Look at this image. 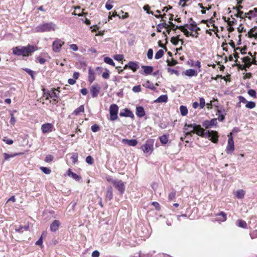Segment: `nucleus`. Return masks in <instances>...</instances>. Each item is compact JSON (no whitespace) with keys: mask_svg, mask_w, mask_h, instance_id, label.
Returning a JSON list of instances; mask_svg holds the SVG:
<instances>
[{"mask_svg":"<svg viewBox=\"0 0 257 257\" xmlns=\"http://www.w3.org/2000/svg\"><path fill=\"white\" fill-rule=\"evenodd\" d=\"M237 13L234 15V16L236 17H239L241 19L245 18L244 13L242 11H237Z\"/></svg>","mask_w":257,"mask_h":257,"instance_id":"nucleus-41","label":"nucleus"},{"mask_svg":"<svg viewBox=\"0 0 257 257\" xmlns=\"http://www.w3.org/2000/svg\"><path fill=\"white\" fill-rule=\"evenodd\" d=\"M119 115L120 116L130 117L131 118L134 117L133 112L127 108L124 109L122 111H121L119 113Z\"/></svg>","mask_w":257,"mask_h":257,"instance_id":"nucleus-13","label":"nucleus"},{"mask_svg":"<svg viewBox=\"0 0 257 257\" xmlns=\"http://www.w3.org/2000/svg\"><path fill=\"white\" fill-rule=\"evenodd\" d=\"M81 93L83 95H86L88 93V90L85 88H82L81 89Z\"/></svg>","mask_w":257,"mask_h":257,"instance_id":"nucleus-64","label":"nucleus"},{"mask_svg":"<svg viewBox=\"0 0 257 257\" xmlns=\"http://www.w3.org/2000/svg\"><path fill=\"white\" fill-rule=\"evenodd\" d=\"M56 29V25L52 22L42 23L35 28V32L37 33H44L54 31Z\"/></svg>","mask_w":257,"mask_h":257,"instance_id":"nucleus-3","label":"nucleus"},{"mask_svg":"<svg viewBox=\"0 0 257 257\" xmlns=\"http://www.w3.org/2000/svg\"><path fill=\"white\" fill-rule=\"evenodd\" d=\"M179 35H178L177 37H173L171 39V43L174 45H177L178 44V42L180 41L181 42V45L183 44V40L182 39H179Z\"/></svg>","mask_w":257,"mask_h":257,"instance_id":"nucleus-25","label":"nucleus"},{"mask_svg":"<svg viewBox=\"0 0 257 257\" xmlns=\"http://www.w3.org/2000/svg\"><path fill=\"white\" fill-rule=\"evenodd\" d=\"M228 140L227 146L226 148V152L227 154H232L234 150V145L233 137L232 136V133H230L228 135Z\"/></svg>","mask_w":257,"mask_h":257,"instance_id":"nucleus-5","label":"nucleus"},{"mask_svg":"<svg viewBox=\"0 0 257 257\" xmlns=\"http://www.w3.org/2000/svg\"><path fill=\"white\" fill-rule=\"evenodd\" d=\"M139 68V63L138 62L130 61L127 64L125 65L123 69L129 68L133 70V72H136Z\"/></svg>","mask_w":257,"mask_h":257,"instance_id":"nucleus-10","label":"nucleus"},{"mask_svg":"<svg viewBox=\"0 0 257 257\" xmlns=\"http://www.w3.org/2000/svg\"><path fill=\"white\" fill-rule=\"evenodd\" d=\"M100 255L99 252L97 250H94L92 253V257H99Z\"/></svg>","mask_w":257,"mask_h":257,"instance_id":"nucleus-61","label":"nucleus"},{"mask_svg":"<svg viewBox=\"0 0 257 257\" xmlns=\"http://www.w3.org/2000/svg\"><path fill=\"white\" fill-rule=\"evenodd\" d=\"M71 159L72 160V161L74 164H75L76 163H77V162L78 161L77 154H76V153L73 154L71 157Z\"/></svg>","mask_w":257,"mask_h":257,"instance_id":"nucleus-43","label":"nucleus"},{"mask_svg":"<svg viewBox=\"0 0 257 257\" xmlns=\"http://www.w3.org/2000/svg\"><path fill=\"white\" fill-rule=\"evenodd\" d=\"M11 116L10 122L12 124L14 125L16 122V118L13 113L11 114Z\"/></svg>","mask_w":257,"mask_h":257,"instance_id":"nucleus-57","label":"nucleus"},{"mask_svg":"<svg viewBox=\"0 0 257 257\" xmlns=\"http://www.w3.org/2000/svg\"><path fill=\"white\" fill-rule=\"evenodd\" d=\"M136 115L140 117H142L145 115V110L142 106L137 107L136 108Z\"/></svg>","mask_w":257,"mask_h":257,"instance_id":"nucleus-19","label":"nucleus"},{"mask_svg":"<svg viewBox=\"0 0 257 257\" xmlns=\"http://www.w3.org/2000/svg\"><path fill=\"white\" fill-rule=\"evenodd\" d=\"M118 107L115 104L110 105L109 107L110 120L114 121L117 119Z\"/></svg>","mask_w":257,"mask_h":257,"instance_id":"nucleus-4","label":"nucleus"},{"mask_svg":"<svg viewBox=\"0 0 257 257\" xmlns=\"http://www.w3.org/2000/svg\"><path fill=\"white\" fill-rule=\"evenodd\" d=\"M238 226L245 228L247 227V224L245 221L242 220H238Z\"/></svg>","mask_w":257,"mask_h":257,"instance_id":"nucleus-40","label":"nucleus"},{"mask_svg":"<svg viewBox=\"0 0 257 257\" xmlns=\"http://www.w3.org/2000/svg\"><path fill=\"white\" fill-rule=\"evenodd\" d=\"M249 35L250 37L257 38V27L252 28L249 32Z\"/></svg>","mask_w":257,"mask_h":257,"instance_id":"nucleus-28","label":"nucleus"},{"mask_svg":"<svg viewBox=\"0 0 257 257\" xmlns=\"http://www.w3.org/2000/svg\"><path fill=\"white\" fill-rule=\"evenodd\" d=\"M167 62L168 63V65L172 66L175 65L177 63V61L173 59H172L171 62H170L169 60H167Z\"/></svg>","mask_w":257,"mask_h":257,"instance_id":"nucleus-55","label":"nucleus"},{"mask_svg":"<svg viewBox=\"0 0 257 257\" xmlns=\"http://www.w3.org/2000/svg\"><path fill=\"white\" fill-rule=\"evenodd\" d=\"M188 29H189L191 31H195V32L200 30V28L197 27V26L188 27Z\"/></svg>","mask_w":257,"mask_h":257,"instance_id":"nucleus-49","label":"nucleus"},{"mask_svg":"<svg viewBox=\"0 0 257 257\" xmlns=\"http://www.w3.org/2000/svg\"><path fill=\"white\" fill-rule=\"evenodd\" d=\"M175 196H176V192L174 191V192H172L169 193V194L168 195V198L170 200H173L175 198Z\"/></svg>","mask_w":257,"mask_h":257,"instance_id":"nucleus-56","label":"nucleus"},{"mask_svg":"<svg viewBox=\"0 0 257 257\" xmlns=\"http://www.w3.org/2000/svg\"><path fill=\"white\" fill-rule=\"evenodd\" d=\"M189 128L192 130L190 131L186 132L185 133V137L187 136H191V133H195L201 137L209 139L214 143H217L218 142V135L216 131H207L205 132L204 129L200 125L195 123L190 124L185 123L183 130L185 132L188 131Z\"/></svg>","mask_w":257,"mask_h":257,"instance_id":"nucleus-1","label":"nucleus"},{"mask_svg":"<svg viewBox=\"0 0 257 257\" xmlns=\"http://www.w3.org/2000/svg\"><path fill=\"white\" fill-rule=\"evenodd\" d=\"M160 141L162 144L165 145L168 142V138L167 136L163 135L159 138Z\"/></svg>","mask_w":257,"mask_h":257,"instance_id":"nucleus-33","label":"nucleus"},{"mask_svg":"<svg viewBox=\"0 0 257 257\" xmlns=\"http://www.w3.org/2000/svg\"><path fill=\"white\" fill-rule=\"evenodd\" d=\"M225 21H226V20H225ZM227 22L229 26H232L236 22V20L234 18H232L231 21H229V18H228Z\"/></svg>","mask_w":257,"mask_h":257,"instance_id":"nucleus-52","label":"nucleus"},{"mask_svg":"<svg viewBox=\"0 0 257 257\" xmlns=\"http://www.w3.org/2000/svg\"><path fill=\"white\" fill-rule=\"evenodd\" d=\"M179 29L181 32H182L186 37L192 36L193 37L194 35L192 33H190L186 28H185L184 26H177L175 29Z\"/></svg>","mask_w":257,"mask_h":257,"instance_id":"nucleus-17","label":"nucleus"},{"mask_svg":"<svg viewBox=\"0 0 257 257\" xmlns=\"http://www.w3.org/2000/svg\"><path fill=\"white\" fill-rule=\"evenodd\" d=\"M244 195H245V191L242 189H240V190H237L236 192L235 196L238 199H241L244 197Z\"/></svg>","mask_w":257,"mask_h":257,"instance_id":"nucleus-27","label":"nucleus"},{"mask_svg":"<svg viewBox=\"0 0 257 257\" xmlns=\"http://www.w3.org/2000/svg\"><path fill=\"white\" fill-rule=\"evenodd\" d=\"M169 27V25L166 24L165 22L160 23L157 25V31L158 32H161L162 28L168 29Z\"/></svg>","mask_w":257,"mask_h":257,"instance_id":"nucleus-26","label":"nucleus"},{"mask_svg":"<svg viewBox=\"0 0 257 257\" xmlns=\"http://www.w3.org/2000/svg\"><path fill=\"white\" fill-rule=\"evenodd\" d=\"M180 111L182 116H186L188 113V109L186 106L184 105L180 106Z\"/></svg>","mask_w":257,"mask_h":257,"instance_id":"nucleus-29","label":"nucleus"},{"mask_svg":"<svg viewBox=\"0 0 257 257\" xmlns=\"http://www.w3.org/2000/svg\"><path fill=\"white\" fill-rule=\"evenodd\" d=\"M153 56V51L152 49H149L147 52V57L149 59H152Z\"/></svg>","mask_w":257,"mask_h":257,"instance_id":"nucleus-44","label":"nucleus"},{"mask_svg":"<svg viewBox=\"0 0 257 257\" xmlns=\"http://www.w3.org/2000/svg\"><path fill=\"white\" fill-rule=\"evenodd\" d=\"M53 125L50 123H46L42 125L41 131L43 134L49 133L52 132Z\"/></svg>","mask_w":257,"mask_h":257,"instance_id":"nucleus-12","label":"nucleus"},{"mask_svg":"<svg viewBox=\"0 0 257 257\" xmlns=\"http://www.w3.org/2000/svg\"><path fill=\"white\" fill-rule=\"evenodd\" d=\"M91 129L93 132H97L99 130V126L97 124H95L91 126Z\"/></svg>","mask_w":257,"mask_h":257,"instance_id":"nucleus-53","label":"nucleus"},{"mask_svg":"<svg viewBox=\"0 0 257 257\" xmlns=\"http://www.w3.org/2000/svg\"><path fill=\"white\" fill-rule=\"evenodd\" d=\"M247 93L252 97H256V92L253 89H249V90H248Z\"/></svg>","mask_w":257,"mask_h":257,"instance_id":"nucleus-48","label":"nucleus"},{"mask_svg":"<svg viewBox=\"0 0 257 257\" xmlns=\"http://www.w3.org/2000/svg\"><path fill=\"white\" fill-rule=\"evenodd\" d=\"M184 73L185 75L189 77L196 76L198 74L196 71L192 69H189L186 70L185 72H184Z\"/></svg>","mask_w":257,"mask_h":257,"instance_id":"nucleus-22","label":"nucleus"},{"mask_svg":"<svg viewBox=\"0 0 257 257\" xmlns=\"http://www.w3.org/2000/svg\"><path fill=\"white\" fill-rule=\"evenodd\" d=\"M59 92L58 91L57 93L56 92V89H52L50 91V98L53 99V103L56 104L57 102V101L55 99V98H57L59 96Z\"/></svg>","mask_w":257,"mask_h":257,"instance_id":"nucleus-20","label":"nucleus"},{"mask_svg":"<svg viewBox=\"0 0 257 257\" xmlns=\"http://www.w3.org/2000/svg\"><path fill=\"white\" fill-rule=\"evenodd\" d=\"M88 79L90 83H92L95 79L94 72L91 67L89 68Z\"/></svg>","mask_w":257,"mask_h":257,"instance_id":"nucleus-16","label":"nucleus"},{"mask_svg":"<svg viewBox=\"0 0 257 257\" xmlns=\"http://www.w3.org/2000/svg\"><path fill=\"white\" fill-rule=\"evenodd\" d=\"M133 91L135 92H139L141 91V87L140 85H137L133 87Z\"/></svg>","mask_w":257,"mask_h":257,"instance_id":"nucleus-54","label":"nucleus"},{"mask_svg":"<svg viewBox=\"0 0 257 257\" xmlns=\"http://www.w3.org/2000/svg\"><path fill=\"white\" fill-rule=\"evenodd\" d=\"M102 77L104 79H108L109 77V70L108 69L105 70V72L102 73Z\"/></svg>","mask_w":257,"mask_h":257,"instance_id":"nucleus-47","label":"nucleus"},{"mask_svg":"<svg viewBox=\"0 0 257 257\" xmlns=\"http://www.w3.org/2000/svg\"><path fill=\"white\" fill-rule=\"evenodd\" d=\"M245 18H247L249 19H251L252 17H254L256 16V15L255 14V13L253 11H249L247 13L244 14Z\"/></svg>","mask_w":257,"mask_h":257,"instance_id":"nucleus-32","label":"nucleus"},{"mask_svg":"<svg viewBox=\"0 0 257 257\" xmlns=\"http://www.w3.org/2000/svg\"><path fill=\"white\" fill-rule=\"evenodd\" d=\"M67 175L71 177L74 180H75L76 181H79L81 179V177L76 174L72 172L71 170V169H69L67 171Z\"/></svg>","mask_w":257,"mask_h":257,"instance_id":"nucleus-21","label":"nucleus"},{"mask_svg":"<svg viewBox=\"0 0 257 257\" xmlns=\"http://www.w3.org/2000/svg\"><path fill=\"white\" fill-rule=\"evenodd\" d=\"M84 111V107L83 105H80L74 111V113L75 115H78L80 112H83Z\"/></svg>","mask_w":257,"mask_h":257,"instance_id":"nucleus-35","label":"nucleus"},{"mask_svg":"<svg viewBox=\"0 0 257 257\" xmlns=\"http://www.w3.org/2000/svg\"><path fill=\"white\" fill-rule=\"evenodd\" d=\"M25 71H26L30 75H31L32 78L33 79H34V72L33 71H32V70L30 69H28V68H26L25 69Z\"/></svg>","mask_w":257,"mask_h":257,"instance_id":"nucleus-51","label":"nucleus"},{"mask_svg":"<svg viewBox=\"0 0 257 257\" xmlns=\"http://www.w3.org/2000/svg\"><path fill=\"white\" fill-rule=\"evenodd\" d=\"M142 150L145 153H151L154 149V141L148 140L146 143L142 147Z\"/></svg>","mask_w":257,"mask_h":257,"instance_id":"nucleus-6","label":"nucleus"},{"mask_svg":"<svg viewBox=\"0 0 257 257\" xmlns=\"http://www.w3.org/2000/svg\"><path fill=\"white\" fill-rule=\"evenodd\" d=\"M150 8V7L148 5H146L143 7L144 10L145 11H146L147 14L153 15V13L149 11Z\"/></svg>","mask_w":257,"mask_h":257,"instance_id":"nucleus-45","label":"nucleus"},{"mask_svg":"<svg viewBox=\"0 0 257 257\" xmlns=\"http://www.w3.org/2000/svg\"><path fill=\"white\" fill-rule=\"evenodd\" d=\"M255 106V103L253 101H248L245 105V107L249 109H252Z\"/></svg>","mask_w":257,"mask_h":257,"instance_id":"nucleus-38","label":"nucleus"},{"mask_svg":"<svg viewBox=\"0 0 257 257\" xmlns=\"http://www.w3.org/2000/svg\"><path fill=\"white\" fill-rule=\"evenodd\" d=\"M60 225V222L58 220H55L50 225V230L53 232H55L58 229Z\"/></svg>","mask_w":257,"mask_h":257,"instance_id":"nucleus-15","label":"nucleus"},{"mask_svg":"<svg viewBox=\"0 0 257 257\" xmlns=\"http://www.w3.org/2000/svg\"><path fill=\"white\" fill-rule=\"evenodd\" d=\"M101 87L98 84H94L90 88V93L92 97H96L100 91Z\"/></svg>","mask_w":257,"mask_h":257,"instance_id":"nucleus-9","label":"nucleus"},{"mask_svg":"<svg viewBox=\"0 0 257 257\" xmlns=\"http://www.w3.org/2000/svg\"><path fill=\"white\" fill-rule=\"evenodd\" d=\"M43 244V240H42V236L40 237V238L36 241V244L40 246L42 245Z\"/></svg>","mask_w":257,"mask_h":257,"instance_id":"nucleus-62","label":"nucleus"},{"mask_svg":"<svg viewBox=\"0 0 257 257\" xmlns=\"http://www.w3.org/2000/svg\"><path fill=\"white\" fill-rule=\"evenodd\" d=\"M37 50L36 46L28 45L26 47L18 46L13 48V54L17 56H28Z\"/></svg>","mask_w":257,"mask_h":257,"instance_id":"nucleus-2","label":"nucleus"},{"mask_svg":"<svg viewBox=\"0 0 257 257\" xmlns=\"http://www.w3.org/2000/svg\"><path fill=\"white\" fill-rule=\"evenodd\" d=\"M85 161L87 163L91 165L93 163V159L91 156H88L86 158Z\"/></svg>","mask_w":257,"mask_h":257,"instance_id":"nucleus-42","label":"nucleus"},{"mask_svg":"<svg viewBox=\"0 0 257 257\" xmlns=\"http://www.w3.org/2000/svg\"><path fill=\"white\" fill-rule=\"evenodd\" d=\"M243 63L246 64V66L249 68L251 65L250 58L248 57H244L241 58Z\"/></svg>","mask_w":257,"mask_h":257,"instance_id":"nucleus-30","label":"nucleus"},{"mask_svg":"<svg viewBox=\"0 0 257 257\" xmlns=\"http://www.w3.org/2000/svg\"><path fill=\"white\" fill-rule=\"evenodd\" d=\"M199 105L201 108H203L204 107L205 105V99L203 97H201L199 99Z\"/></svg>","mask_w":257,"mask_h":257,"instance_id":"nucleus-46","label":"nucleus"},{"mask_svg":"<svg viewBox=\"0 0 257 257\" xmlns=\"http://www.w3.org/2000/svg\"><path fill=\"white\" fill-rule=\"evenodd\" d=\"M70 48L74 51H77L78 49L77 46L76 44H71Z\"/></svg>","mask_w":257,"mask_h":257,"instance_id":"nucleus-60","label":"nucleus"},{"mask_svg":"<svg viewBox=\"0 0 257 257\" xmlns=\"http://www.w3.org/2000/svg\"><path fill=\"white\" fill-rule=\"evenodd\" d=\"M142 68L144 70V73L140 72L142 74L149 75L152 73L153 71V67L149 66H142Z\"/></svg>","mask_w":257,"mask_h":257,"instance_id":"nucleus-18","label":"nucleus"},{"mask_svg":"<svg viewBox=\"0 0 257 257\" xmlns=\"http://www.w3.org/2000/svg\"><path fill=\"white\" fill-rule=\"evenodd\" d=\"M238 99L239 100L240 102H242V103H247L248 102V101H247L246 99L242 96H239Z\"/></svg>","mask_w":257,"mask_h":257,"instance_id":"nucleus-59","label":"nucleus"},{"mask_svg":"<svg viewBox=\"0 0 257 257\" xmlns=\"http://www.w3.org/2000/svg\"><path fill=\"white\" fill-rule=\"evenodd\" d=\"M104 61L105 63L108 64H109L110 65H112V66H114V63L113 62V61L112 60V59H111L109 57H106L104 58Z\"/></svg>","mask_w":257,"mask_h":257,"instance_id":"nucleus-37","label":"nucleus"},{"mask_svg":"<svg viewBox=\"0 0 257 257\" xmlns=\"http://www.w3.org/2000/svg\"><path fill=\"white\" fill-rule=\"evenodd\" d=\"M144 86L148 88H149L151 90H155L156 87L154 86V84L151 82L149 81H147L146 83L144 84Z\"/></svg>","mask_w":257,"mask_h":257,"instance_id":"nucleus-31","label":"nucleus"},{"mask_svg":"<svg viewBox=\"0 0 257 257\" xmlns=\"http://www.w3.org/2000/svg\"><path fill=\"white\" fill-rule=\"evenodd\" d=\"M40 170L45 174H49L51 172V170L47 167H41Z\"/></svg>","mask_w":257,"mask_h":257,"instance_id":"nucleus-39","label":"nucleus"},{"mask_svg":"<svg viewBox=\"0 0 257 257\" xmlns=\"http://www.w3.org/2000/svg\"><path fill=\"white\" fill-rule=\"evenodd\" d=\"M122 143L124 144H127L130 146H136L138 144V141L135 139L128 140L126 139H123L121 141Z\"/></svg>","mask_w":257,"mask_h":257,"instance_id":"nucleus-14","label":"nucleus"},{"mask_svg":"<svg viewBox=\"0 0 257 257\" xmlns=\"http://www.w3.org/2000/svg\"><path fill=\"white\" fill-rule=\"evenodd\" d=\"M123 58V57L122 55H117L114 57V59L117 61H121Z\"/></svg>","mask_w":257,"mask_h":257,"instance_id":"nucleus-58","label":"nucleus"},{"mask_svg":"<svg viewBox=\"0 0 257 257\" xmlns=\"http://www.w3.org/2000/svg\"><path fill=\"white\" fill-rule=\"evenodd\" d=\"M64 42L61 40L57 39L53 43L52 49L55 52H59L61 51L62 46L64 45Z\"/></svg>","mask_w":257,"mask_h":257,"instance_id":"nucleus-7","label":"nucleus"},{"mask_svg":"<svg viewBox=\"0 0 257 257\" xmlns=\"http://www.w3.org/2000/svg\"><path fill=\"white\" fill-rule=\"evenodd\" d=\"M112 187H110L107 189L105 196V200L110 201L112 199Z\"/></svg>","mask_w":257,"mask_h":257,"instance_id":"nucleus-24","label":"nucleus"},{"mask_svg":"<svg viewBox=\"0 0 257 257\" xmlns=\"http://www.w3.org/2000/svg\"><path fill=\"white\" fill-rule=\"evenodd\" d=\"M20 154H19V153H15L14 154L10 155V154H7V153H4V155L5 160H8L10 158H13V157H16Z\"/></svg>","mask_w":257,"mask_h":257,"instance_id":"nucleus-36","label":"nucleus"},{"mask_svg":"<svg viewBox=\"0 0 257 257\" xmlns=\"http://www.w3.org/2000/svg\"><path fill=\"white\" fill-rule=\"evenodd\" d=\"M113 184L121 194L123 193L125 190V185L121 180L115 179L114 181H113Z\"/></svg>","mask_w":257,"mask_h":257,"instance_id":"nucleus-8","label":"nucleus"},{"mask_svg":"<svg viewBox=\"0 0 257 257\" xmlns=\"http://www.w3.org/2000/svg\"><path fill=\"white\" fill-rule=\"evenodd\" d=\"M217 124V119L213 118L211 120H205L202 122V126L205 128H209L211 127L212 126H215Z\"/></svg>","mask_w":257,"mask_h":257,"instance_id":"nucleus-11","label":"nucleus"},{"mask_svg":"<svg viewBox=\"0 0 257 257\" xmlns=\"http://www.w3.org/2000/svg\"><path fill=\"white\" fill-rule=\"evenodd\" d=\"M53 158H54V157L52 155H48L46 156L45 161V162H46L47 163H49L53 160Z\"/></svg>","mask_w":257,"mask_h":257,"instance_id":"nucleus-50","label":"nucleus"},{"mask_svg":"<svg viewBox=\"0 0 257 257\" xmlns=\"http://www.w3.org/2000/svg\"><path fill=\"white\" fill-rule=\"evenodd\" d=\"M152 205L157 209L159 210L160 208V204L157 202H153Z\"/></svg>","mask_w":257,"mask_h":257,"instance_id":"nucleus-63","label":"nucleus"},{"mask_svg":"<svg viewBox=\"0 0 257 257\" xmlns=\"http://www.w3.org/2000/svg\"><path fill=\"white\" fill-rule=\"evenodd\" d=\"M168 101V96L167 95H162L160 96L157 99H156L154 102H167Z\"/></svg>","mask_w":257,"mask_h":257,"instance_id":"nucleus-23","label":"nucleus"},{"mask_svg":"<svg viewBox=\"0 0 257 257\" xmlns=\"http://www.w3.org/2000/svg\"><path fill=\"white\" fill-rule=\"evenodd\" d=\"M164 55V51L162 49L159 50L155 54V58L156 59H159L162 58Z\"/></svg>","mask_w":257,"mask_h":257,"instance_id":"nucleus-34","label":"nucleus"}]
</instances>
